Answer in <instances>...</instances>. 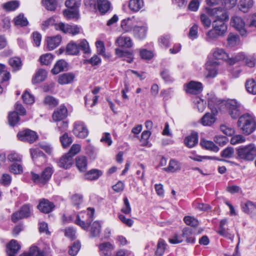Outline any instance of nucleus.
Listing matches in <instances>:
<instances>
[{"label":"nucleus","instance_id":"nucleus-1","mask_svg":"<svg viewBox=\"0 0 256 256\" xmlns=\"http://www.w3.org/2000/svg\"><path fill=\"white\" fill-rule=\"evenodd\" d=\"M94 208H88L86 212H82L76 216L75 223L82 229L88 230L90 226V234L92 238L100 236L101 232V224L98 221L90 224L94 218Z\"/></svg>","mask_w":256,"mask_h":256},{"label":"nucleus","instance_id":"nucleus-2","mask_svg":"<svg viewBox=\"0 0 256 256\" xmlns=\"http://www.w3.org/2000/svg\"><path fill=\"white\" fill-rule=\"evenodd\" d=\"M256 158V146L254 144L240 146L236 148V158L241 162L253 161Z\"/></svg>","mask_w":256,"mask_h":256},{"label":"nucleus","instance_id":"nucleus-3","mask_svg":"<svg viewBox=\"0 0 256 256\" xmlns=\"http://www.w3.org/2000/svg\"><path fill=\"white\" fill-rule=\"evenodd\" d=\"M238 126L245 134H250L256 130L255 118L248 114H245L239 117Z\"/></svg>","mask_w":256,"mask_h":256},{"label":"nucleus","instance_id":"nucleus-4","mask_svg":"<svg viewBox=\"0 0 256 256\" xmlns=\"http://www.w3.org/2000/svg\"><path fill=\"white\" fill-rule=\"evenodd\" d=\"M80 50H82L84 54L90 53V46L86 40H82L78 43L74 42L68 43L66 47V54L68 55H78Z\"/></svg>","mask_w":256,"mask_h":256},{"label":"nucleus","instance_id":"nucleus-5","mask_svg":"<svg viewBox=\"0 0 256 256\" xmlns=\"http://www.w3.org/2000/svg\"><path fill=\"white\" fill-rule=\"evenodd\" d=\"M53 172V168L49 166L44 170L40 176L34 172H31L32 179L34 182L44 185L50 180Z\"/></svg>","mask_w":256,"mask_h":256},{"label":"nucleus","instance_id":"nucleus-6","mask_svg":"<svg viewBox=\"0 0 256 256\" xmlns=\"http://www.w3.org/2000/svg\"><path fill=\"white\" fill-rule=\"evenodd\" d=\"M222 104L225 106L227 112L232 118L236 119L240 116V104L236 100L223 101Z\"/></svg>","mask_w":256,"mask_h":256},{"label":"nucleus","instance_id":"nucleus-7","mask_svg":"<svg viewBox=\"0 0 256 256\" xmlns=\"http://www.w3.org/2000/svg\"><path fill=\"white\" fill-rule=\"evenodd\" d=\"M228 10L224 8L220 7L206 8L208 14L216 18L214 20L228 21L229 16L227 12Z\"/></svg>","mask_w":256,"mask_h":256},{"label":"nucleus","instance_id":"nucleus-8","mask_svg":"<svg viewBox=\"0 0 256 256\" xmlns=\"http://www.w3.org/2000/svg\"><path fill=\"white\" fill-rule=\"evenodd\" d=\"M18 139L21 141L33 143L38 138L37 134L30 129L19 132L17 134Z\"/></svg>","mask_w":256,"mask_h":256},{"label":"nucleus","instance_id":"nucleus-9","mask_svg":"<svg viewBox=\"0 0 256 256\" xmlns=\"http://www.w3.org/2000/svg\"><path fill=\"white\" fill-rule=\"evenodd\" d=\"M73 132L76 137L84 138L88 136V130L84 122L77 121L74 124Z\"/></svg>","mask_w":256,"mask_h":256},{"label":"nucleus","instance_id":"nucleus-10","mask_svg":"<svg viewBox=\"0 0 256 256\" xmlns=\"http://www.w3.org/2000/svg\"><path fill=\"white\" fill-rule=\"evenodd\" d=\"M184 87L186 93L194 94H200L203 90L202 84L201 82L194 80L185 84Z\"/></svg>","mask_w":256,"mask_h":256},{"label":"nucleus","instance_id":"nucleus-11","mask_svg":"<svg viewBox=\"0 0 256 256\" xmlns=\"http://www.w3.org/2000/svg\"><path fill=\"white\" fill-rule=\"evenodd\" d=\"M230 24L239 32L242 36H246V31L244 28L245 23L240 17L237 16L232 17Z\"/></svg>","mask_w":256,"mask_h":256},{"label":"nucleus","instance_id":"nucleus-12","mask_svg":"<svg viewBox=\"0 0 256 256\" xmlns=\"http://www.w3.org/2000/svg\"><path fill=\"white\" fill-rule=\"evenodd\" d=\"M219 63L217 62L208 61L206 64V73L205 76L206 78H214L218 74V70Z\"/></svg>","mask_w":256,"mask_h":256},{"label":"nucleus","instance_id":"nucleus-13","mask_svg":"<svg viewBox=\"0 0 256 256\" xmlns=\"http://www.w3.org/2000/svg\"><path fill=\"white\" fill-rule=\"evenodd\" d=\"M37 208L42 212L48 214L54 208L55 205L48 200L42 198L40 200Z\"/></svg>","mask_w":256,"mask_h":256},{"label":"nucleus","instance_id":"nucleus-14","mask_svg":"<svg viewBox=\"0 0 256 256\" xmlns=\"http://www.w3.org/2000/svg\"><path fill=\"white\" fill-rule=\"evenodd\" d=\"M68 116V110L64 105H60L58 108L54 111L52 118L54 121H60Z\"/></svg>","mask_w":256,"mask_h":256},{"label":"nucleus","instance_id":"nucleus-15","mask_svg":"<svg viewBox=\"0 0 256 256\" xmlns=\"http://www.w3.org/2000/svg\"><path fill=\"white\" fill-rule=\"evenodd\" d=\"M217 113L215 112L212 111L211 112H206L201 118L200 124L204 126H211L214 124L216 120V116Z\"/></svg>","mask_w":256,"mask_h":256},{"label":"nucleus","instance_id":"nucleus-16","mask_svg":"<svg viewBox=\"0 0 256 256\" xmlns=\"http://www.w3.org/2000/svg\"><path fill=\"white\" fill-rule=\"evenodd\" d=\"M20 245L15 240H12L6 244V252L9 256H15L20 248Z\"/></svg>","mask_w":256,"mask_h":256},{"label":"nucleus","instance_id":"nucleus-17","mask_svg":"<svg viewBox=\"0 0 256 256\" xmlns=\"http://www.w3.org/2000/svg\"><path fill=\"white\" fill-rule=\"evenodd\" d=\"M73 162V158L70 155V154H66L60 159L58 165L60 168L68 169L72 166Z\"/></svg>","mask_w":256,"mask_h":256},{"label":"nucleus","instance_id":"nucleus-18","mask_svg":"<svg viewBox=\"0 0 256 256\" xmlns=\"http://www.w3.org/2000/svg\"><path fill=\"white\" fill-rule=\"evenodd\" d=\"M114 249V246L109 242L102 243L99 246L100 256H111Z\"/></svg>","mask_w":256,"mask_h":256},{"label":"nucleus","instance_id":"nucleus-19","mask_svg":"<svg viewBox=\"0 0 256 256\" xmlns=\"http://www.w3.org/2000/svg\"><path fill=\"white\" fill-rule=\"evenodd\" d=\"M212 52L215 59L224 60L228 62L229 56L224 49L216 48L212 49Z\"/></svg>","mask_w":256,"mask_h":256},{"label":"nucleus","instance_id":"nucleus-20","mask_svg":"<svg viewBox=\"0 0 256 256\" xmlns=\"http://www.w3.org/2000/svg\"><path fill=\"white\" fill-rule=\"evenodd\" d=\"M182 238H185L188 243L194 244L196 242V238L194 236V231L192 228H185L182 232Z\"/></svg>","mask_w":256,"mask_h":256},{"label":"nucleus","instance_id":"nucleus-21","mask_svg":"<svg viewBox=\"0 0 256 256\" xmlns=\"http://www.w3.org/2000/svg\"><path fill=\"white\" fill-rule=\"evenodd\" d=\"M116 54L119 58H124V60L129 63H131L134 60V56L132 52L128 50H124L120 48L115 50Z\"/></svg>","mask_w":256,"mask_h":256},{"label":"nucleus","instance_id":"nucleus-22","mask_svg":"<svg viewBox=\"0 0 256 256\" xmlns=\"http://www.w3.org/2000/svg\"><path fill=\"white\" fill-rule=\"evenodd\" d=\"M76 166L80 172H84L88 168L87 158L84 156H80L76 159Z\"/></svg>","mask_w":256,"mask_h":256},{"label":"nucleus","instance_id":"nucleus-23","mask_svg":"<svg viewBox=\"0 0 256 256\" xmlns=\"http://www.w3.org/2000/svg\"><path fill=\"white\" fill-rule=\"evenodd\" d=\"M185 145L189 148L196 146L198 143V134L196 132H192L190 136H186L184 140Z\"/></svg>","mask_w":256,"mask_h":256},{"label":"nucleus","instance_id":"nucleus-24","mask_svg":"<svg viewBox=\"0 0 256 256\" xmlns=\"http://www.w3.org/2000/svg\"><path fill=\"white\" fill-rule=\"evenodd\" d=\"M103 174L101 170L93 168L88 171L84 174L85 179L88 180H97Z\"/></svg>","mask_w":256,"mask_h":256},{"label":"nucleus","instance_id":"nucleus-25","mask_svg":"<svg viewBox=\"0 0 256 256\" xmlns=\"http://www.w3.org/2000/svg\"><path fill=\"white\" fill-rule=\"evenodd\" d=\"M222 20H214L212 24V28L218 32L222 36L224 34L227 30V26L225 22Z\"/></svg>","mask_w":256,"mask_h":256},{"label":"nucleus","instance_id":"nucleus-26","mask_svg":"<svg viewBox=\"0 0 256 256\" xmlns=\"http://www.w3.org/2000/svg\"><path fill=\"white\" fill-rule=\"evenodd\" d=\"M96 4L102 14H104L108 12L111 6V4L108 0H97Z\"/></svg>","mask_w":256,"mask_h":256},{"label":"nucleus","instance_id":"nucleus-27","mask_svg":"<svg viewBox=\"0 0 256 256\" xmlns=\"http://www.w3.org/2000/svg\"><path fill=\"white\" fill-rule=\"evenodd\" d=\"M147 28L145 26H134L133 30L134 36L138 39L144 38L146 36Z\"/></svg>","mask_w":256,"mask_h":256},{"label":"nucleus","instance_id":"nucleus-28","mask_svg":"<svg viewBox=\"0 0 256 256\" xmlns=\"http://www.w3.org/2000/svg\"><path fill=\"white\" fill-rule=\"evenodd\" d=\"M116 43L119 46L126 48H130L133 45L131 38L124 36L118 37L116 40Z\"/></svg>","mask_w":256,"mask_h":256},{"label":"nucleus","instance_id":"nucleus-29","mask_svg":"<svg viewBox=\"0 0 256 256\" xmlns=\"http://www.w3.org/2000/svg\"><path fill=\"white\" fill-rule=\"evenodd\" d=\"M62 40V38L60 36L48 38L47 40L48 48L49 50H52L59 46Z\"/></svg>","mask_w":256,"mask_h":256},{"label":"nucleus","instance_id":"nucleus-30","mask_svg":"<svg viewBox=\"0 0 256 256\" xmlns=\"http://www.w3.org/2000/svg\"><path fill=\"white\" fill-rule=\"evenodd\" d=\"M74 77L72 73H64L58 76V82L60 84H68L72 82Z\"/></svg>","mask_w":256,"mask_h":256},{"label":"nucleus","instance_id":"nucleus-31","mask_svg":"<svg viewBox=\"0 0 256 256\" xmlns=\"http://www.w3.org/2000/svg\"><path fill=\"white\" fill-rule=\"evenodd\" d=\"M220 36H222L212 28L206 32L205 40L208 42L212 43L217 40Z\"/></svg>","mask_w":256,"mask_h":256},{"label":"nucleus","instance_id":"nucleus-32","mask_svg":"<svg viewBox=\"0 0 256 256\" xmlns=\"http://www.w3.org/2000/svg\"><path fill=\"white\" fill-rule=\"evenodd\" d=\"M46 76V71L44 69L40 68L36 73L34 77L32 80V82L34 84L41 82L44 80Z\"/></svg>","mask_w":256,"mask_h":256},{"label":"nucleus","instance_id":"nucleus-33","mask_svg":"<svg viewBox=\"0 0 256 256\" xmlns=\"http://www.w3.org/2000/svg\"><path fill=\"white\" fill-rule=\"evenodd\" d=\"M66 66L67 63L66 61L62 60H59L52 70V72L54 74H58L59 72L64 70Z\"/></svg>","mask_w":256,"mask_h":256},{"label":"nucleus","instance_id":"nucleus-34","mask_svg":"<svg viewBox=\"0 0 256 256\" xmlns=\"http://www.w3.org/2000/svg\"><path fill=\"white\" fill-rule=\"evenodd\" d=\"M144 6V2L142 0H130L129 2L128 7L130 10L134 12L139 11Z\"/></svg>","mask_w":256,"mask_h":256},{"label":"nucleus","instance_id":"nucleus-35","mask_svg":"<svg viewBox=\"0 0 256 256\" xmlns=\"http://www.w3.org/2000/svg\"><path fill=\"white\" fill-rule=\"evenodd\" d=\"M228 46L233 48L239 44L240 38L238 35L230 33L227 38Z\"/></svg>","mask_w":256,"mask_h":256},{"label":"nucleus","instance_id":"nucleus-36","mask_svg":"<svg viewBox=\"0 0 256 256\" xmlns=\"http://www.w3.org/2000/svg\"><path fill=\"white\" fill-rule=\"evenodd\" d=\"M200 144L202 148L206 150H210L214 152H217L219 150V148L212 142L202 140Z\"/></svg>","mask_w":256,"mask_h":256},{"label":"nucleus","instance_id":"nucleus-37","mask_svg":"<svg viewBox=\"0 0 256 256\" xmlns=\"http://www.w3.org/2000/svg\"><path fill=\"white\" fill-rule=\"evenodd\" d=\"M245 86L247 92L252 94H256V82L253 78L246 80Z\"/></svg>","mask_w":256,"mask_h":256},{"label":"nucleus","instance_id":"nucleus-38","mask_svg":"<svg viewBox=\"0 0 256 256\" xmlns=\"http://www.w3.org/2000/svg\"><path fill=\"white\" fill-rule=\"evenodd\" d=\"M64 16L68 20L72 18L78 19L79 14L78 9H66L63 11Z\"/></svg>","mask_w":256,"mask_h":256},{"label":"nucleus","instance_id":"nucleus-39","mask_svg":"<svg viewBox=\"0 0 256 256\" xmlns=\"http://www.w3.org/2000/svg\"><path fill=\"white\" fill-rule=\"evenodd\" d=\"M166 246V244L165 241L163 239L160 238L157 244L155 254L157 256H162L165 252Z\"/></svg>","mask_w":256,"mask_h":256},{"label":"nucleus","instance_id":"nucleus-40","mask_svg":"<svg viewBox=\"0 0 256 256\" xmlns=\"http://www.w3.org/2000/svg\"><path fill=\"white\" fill-rule=\"evenodd\" d=\"M15 25L20 26H26L28 25V22L23 14H20L14 20Z\"/></svg>","mask_w":256,"mask_h":256},{"label":"nucleus","instance_id":"nucleus-41","mask_svg":"<svg viewBox=\"0 0 256 256\" xmlns=\"http://www.w3.org/2000/svg\"><path fill=\"white\" fill-rule=\"evenodd\" d=\"M253 5L252 0H240L239 4V9L244 12H246Z\"/></svg>","mask_w":256,"mask_h":256},{"label":"nucleus","instance_id":"nucleus-42","mask_svg":"<svg viewBox=\"0 0 256 256\" xmlns=\"http://www.w3.org/2000/svg\"><path fill=\"white\" fill-rule=\"evenodd\" d=\"M120 26L122 30L126 32L131 31L132 29L134 30V28L133 26L132 20L130 18L123 20L121 22Z\"/></svg>","mask_w":256,"mask_h":256},{"label":"nucleus","instance_id":"nucleus-43","mask_svg":"<svg viewBox=\"0 0 256 256\" xmlns=\"http://www.w3.org/2000/svg\"><path fill=\"white\" fill-rule=\"evenodd\" d=\"M242 209L244 212L250 214L256 212V204L248 201L242 206Z\"/></svg>","mask_w":256,"mask_h":256},{"label":"nucleus","instance_id":"nucleus-44","mask_svg":"<svg viewBox=\"0 0 256 256\" xmlns=\"http://www.w3.org/2000/svg\"><path fill=\"white\" fill-rule=\"evenodd\" d=\"M223 101L220 102V100H217V98L215 96H212L210 98H208V106L210 108V109L212 112H215L216 113H218L217 108L218 105L220 104H222V102Z\"/></svg>","mask_w":256,"mask_h":256},{"label":"nucleus","instance_id":"nucleus-45","mask_svg":"<svg viewBox=\"0 0 256 256\" xmlns=\"http://www.w3.org/2000/svg\"><path fill=\"white\" fill-rule=\"evenodd\" d=\"M42 252L36 246H32L28 252H24L20 256H42Z\"/></svg>","mask_w":256,"mask_h":256},{"label":"nucleus","instance_id":"nucleus-46","mask_svg":"<svg viewBox=\"0 0 256 256\" xmlns=\"http://www.w3.org/2000/svg\"><path fill=\"white\" fill-rule=\"evenodd\" d=\"M60 142L64 148H68L72 142V138L67 132H64L60 138Z\"/></svg>","mask_w":256,"mask_h":256},{"label":"nucleus","instance_id":"nucleus-47","mask_svg":"<svg viewBox=\"0 0 256 256\" xmlns=\"http://www.w3.org/2000/svg\"><path fill=\"white\" fill-rule=\"evenodd\" d=\"M19 2L18 0H12L3 4V8L7 11L14 10L19 6Z\"/></svg>","mask_w":256,"mask_h":256},{"label":"nucleus","instance_id":"nucleus-48","mask_svg":"<svg viewBox=\"0 0 256 256\" xmlns=\"http://www.w3.org/2000/svg\"><path fill=\"white\" fill-rule=\"evenodd\" d=\"M20 118L18 112H10L8 116V121L10 126H16Z\"/></svg>","mask_w":256,"mask_h":256},{"label":"nucleus","instance_id":"nucleus-49","mask_svg":"<svg viewBox=\"0 0 256 256\" xmlns=\"http://www.w3.org/2000/svg\"><path fill=\"white\" fill-rule=\"evenodd\" d=\"M180 169V166L178 162L173 160H170L168 166L164 168L165 171L172 172L178 170Z\"/></svg>","mask_w":256,"mask_h":256},{"label":"nucleus","instance_id":"nucleus-50","mask_svg":"<svg viewBox=\"0 0 256 256\" xmlns=\"http://www.w3.org/2000/svg\"><path fill=\"white\" fill-rule=\"evenodd\" d=\"M101 62V58L96 54L94 55L90 59H86L84 60V64H90L92 66H98L100 64Z\"/></svg>","mask_w":256,"mask_h":256},{"label":"nucleus","instance_id":"nucleus-51","mask_svg":"<svg viewBox=\"0 0 256 256\" xmlns=\"http://www.w3.org/2000/svg\"><path fill=\"white\" fill-rule=\"evenodd\" d=\"M9 64L15 70H19L22 66L21 60L18 57L10 58L9 60Z\"/></svg>","mask_w":256,"mask_h":256},{"label":"nucleus","instance_id":"nucleus-52","mask_svg":"<svg viewBox=\"0 0 256 256\" xmlns=\"http://www.w3.org/2000/svg\"><path fill=\"white\" fill-rule=\"evenodd\" d=\"M246 58V54L244 52H239L236 54L234 56L230 58L229 57L228 64L232 65L237 62L241 60H244Z\"/></svg>","mask_w":256,"mask_h":256},{"label":"nucleus","instance_id":"nucleus-53","mask_svg":"<svg viewBox=\"0 0 256 256\" xmlns=\"http://www.w3.org/2000/svg\"><path fill=\"white\" fill-rule=\"evenodd\" d=\"M42 4L49 10L54 11L56 8V0H43Z\"/></svg>","mask_w":256,"mask_h":256},{"label":"nucleus","instance_id":"nucleus-54","mask_svg":"<svg viewBox=\"0 0 256 256\" xmlns=\"http://www.w3.org/2000/svg\"><path fill=\"white\" fill-rule=\"evenodd\" d=\"M54 56L52 54L48 53L40 56V58L42 64L48 65L52 62Z\"/></svg>","mask_w":256,"mask_h":256},{"label":"nucleus","instance_id":"nucleus-55","mask_svg":"<svg viewBox=\"0 0 256 256\" xmlns=\"http://www.w3.org/2000/svg\"><path fill=\"white\" fill-rule=\"evenodd\" d=\"M97 48V52L99 54L102 55L105 58H109V54L105 53V46L104 42L102 41H98L96 43Z\"/></svg>","mask_w":256,"mask_h":256},{"label":"nucleus","instance_id":"nucleus-56","mask_svg":"<svg viewBox=\"0 0 256 256\" xmlns=\"http://www.w3.org/2000/svg\"><path fill=\"white\" fill-rule=\"evenodd\" d=\"M22 98L25 104H31L34 102V96L31 94L27 90H26L25 92L22 94Z\"/></svg>","mask_w":256,"mask_h":256},{"label":"nucleus","instance_id":"nucleus-57","mask_svg":"<svg viewBox=\"0 0 256 256\" xmlns=\"http://www.w3.org/2000/svg\"><path fill=\"white\" fill-rule=\"evenodd\" d=\"M44 104L50 107H54L58 104V100L52 96H48L45 97Z\"/></svg>","mask_w":256,"mask_h":256},{"label":"nucleus","instance_id":"nucleus-58","mask_svg":"<svg viewBox=\"0 0 256 256\" xmlns=\"http://www.w3.org/2000/svg\"><path fill=\"white\" fill-rule=\"evenodd\" d=\"M81 0H66L65 5L70 9H78L80 5Z\"/></svg>","mask_w":256,"mask_h":256},{"label":"nucleus","instance_id":"nucleus-59","mask_svg":"<svg viewBox=\"0 0 256 256\" xmlns=\"http://www.w3.org/2000/svg\"><path fill=\"white\" fill-rule=\"evenodd\" d=\"M162 78L166 82H172L174 81L173 78L171 76L170 72L168 69L164 68L160 72Z\"/></svg>","mask_w":256,"mask_h":256},{"label":"nucleus","instance_id":"nucleus-60","mask_svg":"<svg viewBox=\"0 0 256 256\" xmlns=\"http://www.w3.org/2000/svg\"><path fill=\"white\" fill-rule=\"evenodd\" d=\"M184 222L188 226L192 227H196L198 225V221L194 217L190 216H186L184 218Z\"/></svg>","mask_w":256,"mask_h":256},{"label":"nucleus","instance_id":"nucleus-61","mask_svg":"<svg viewBox=\"0 0 256 256\" xmlns=\"http://www.w3.org/2000/svg\"><path fill=\"white\" fill-rule=\"evenodd\" d=\"M222 6L226 10L233 8L236 4L238 0H220Z\"/></svg>","mask_w":256,"mask_h":256},{"label":"nucleus","instance_id":"nucleus-62","mask_svg":"<svg viewBox=\"0 0 256 256\" xmlns=\"http://www.w3.org/2000/svg\"><path fill=\"white\" fill-rule=\"evenodd\" d=\"M80 248V244L79 242H74L68 250V253L72 256H75Z\"/></svg>","mask_w":256,"mask_h":256},{"label":"nucleus","instance_id":"nucleus-63","mask_svg":"<svg viewBox=\"0 0 256 256\" xmlns=\"http://www.w3.org/2000/svg\"><path fill=\"white\" fill-rule=\"evenodd\" d=\"M161 47L167 48L170 46V36L168 35L162 36L158 40Z\"/></svg>","mask_w":256,"mask_h":256},{"label":"nucleus","instance_id":"nucleus-64","mask_svg":"<svg viewBox=\"0 0 256 256\" xmlns=\"http://www.w3.org/2000/svg\"><path fill=\"white\" fill-rule=\"evenodd\" d=\"M200 22L204 26L208 28L210 27L211 24H212V20L206 14H202L200 15Z\"/></svg>","mask_w":256,"mask_h":256}]
</instances>
